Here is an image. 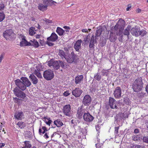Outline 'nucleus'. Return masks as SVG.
<instances>
[{
	"mask_svg": "<svg viewBox=\"0 0 148 148\" xmlns=\"http://www.w3.org/2000/svg\"><path fill=\"white\" fill-rule=\"evenodd\" d=\"M143 82L141 79H136L134 82L133 85V89L136 92L141 90L143 88Z\"/></svg>",
	"mask_w": 148,
	"mask_h": 148,
	"instance_id": "obj_1",
	"label": "nucleus"
},
{
	"mask_svg": "<svg viewBox=\"0 0 148 148\" xmlns=\"http://www.w3.org/2000/svg\"><path fill=\"white\" fill-rule=\"evenodd\" d=\"M124 21L123 20H119L117 23L115 25L114 27V32L116 33L117 36H120L121 35L122 30L124 28V26L122 25L121 26L120 24V23H124Z\"/></svg>",
	"mask_w": 148,
	"mask_h": 148,
	"instance_id": "obj_2",
	"label": "nucleus"
},
{
	"mask_svg": "<svg viewBox=\"0 0 148 148\" xmlns=\"http://www.w3.org/2000/svg\"><path fill=\"white\" fill-rule=\"evenodd\" d=\"M13 91L14 94L16 96L22 99L23 100L25 101H26L27 100L25 94L20 90L17 87L15 88Z\"/></svg>",
	"mask_w": 148,
	"mask_h": 148,
	"instance_id": "obj_3",
	"label": "nucleus"
},
{
	"mask_svg": "<svg viewBox=\"0 0 148 148\" xmlns=\"http://www.w3.org/2000/svg\"><path fill=\"white\" fill-rule=\"evenodd\" d=\"M43 77L47 80H50L53 78L54 74L53 71L51 70L45 71L43 73Z\"/></svg>",
	"mask_w": 148,
	"mask_h": 148,
	"instance_id": "obj_4",
	"label": "nucleus"
},
{
	"mask_svg": "<svg viewBox=\"0 0 148 148\" xmlns=\"http://www.w3.org/2000/svg\"><path fill=\"white\" fill-rule=\"evenodd\" d=\"M58 38V36L55 33H52L51 36L47 38V43L49 46H52L53 45V44L50 42V41L54 42L56 41Z\"/></svg>",
	"mask_w": 148,
	"mask_h": 148,
	"instance_id": "obj_5",
	"label": "nucleus"
},
{
	"mask_svg": "<svg viewBox=\"0 0 148 148\" xmlns=\"http://www.w3.org/2000/svg\"><path fill=\"white\" fill-rule=\"evenodd\" d=\"M62 111L65 115L68 116H70L71 114V110L70 105L68 104L65 105L63 107Z\"/></svg>",
	"mask_w": 148,
	"mask_h": 148,
	"instance_id": "obj_6",
	"label": "nucleus"
},
{
	"mask_svg": "<svg viewBox=\"0 0 148 148\" xmlns=\"http://www.w3.org/2000/svg\"><path fill=\"white\" fill-rule=\"evenodd\" d=\"M48 65L49 66L56 70L58 69L60 67L58 62L57 61L51 60L48 62Z\"/></svg>",
	"mask_w": 148,
	"mask_h": 148,
	"instance_id": "obj_7",
	"label": "nucleus"
},
{
	"mask_svg": "<svg viewBox=\"0 0 148 148\" xmlns=\"http://www.w3.org/2000/svg\"><path fill=\"white\" fill-rule=\"evenodd\" d=\"M109 104L110 108L112 109H117L118 107L116 105V101L113 98L110 97L109 99Z\"/></svg>",
	"mask_w": 148,
	"mask_h": 148,
	"instance_id": "obj_8",
	"label": "nucleus"
},
{
	"mask_svg": "<svg viewBox=\"0 0 148 148\" xmlns=\"http://www.w3.org/2000/svg\"><path fill=\"white\" fill-rule=\"evenodd\" d=\"M15 84L19 89L22 90H24L26 89V86L23 82L20 80L17 79L15 80Z\"/></svg>",
	"mask_w": 148,
	"mask_h": 148,
	"instance_id": "obj_9",
	"label": "nucleus"
},
{
	"mask_svg": "<svg viewBox=\"0 0 148 148\" xmlns=\"http://www.w3.org/2000/svg\"><path fill=\"white\" fill-rule=\"evenodd\" d=\"M76 56V55L73 51L69 55V56H66L65 59L69 63H72L75 59Z\"/></svg>",
	"mask_w": 148,
	"mask_h": 148,
	"instance_id": "obj_10",
	"label": "nucleus"
},
{
	"mask_svg": "<svg viewBox=\"0 0 148 148\" xmlns=\"http://www.w3.org/2000/svg\"><path fill=\"white\" fill-rule=\"evenodd\" d=\"M121 90L120 87H117L114 92L113 95L115 98L119 99L121 97Z\"/></svg>",
	"mask_w": 148,
	"mask_h": 148,
	"instance_id": "obj_11",
	"label": "nucleus"
},
{
	"mask_svg": "<svg viewBox=\"0 0 148 148\" xmlns=\"http://www.w3.org/2000/svg\"><path fill=\"white\" fill-rule=\"evenodd\" d=\"M91 101V98L90 96L87 95L84 96L83 100L82 103L85 106H88L90 104Z\"/></svg>",
	"mask_w": 148,
	"mask_h": 148,
	"instance_id": "obj_12",
	"label": "nucleus"
},
{
	"mask_svg": "<svg viewBox=\"0 0 148 148\" xmlns=\"http://www.w3.org/2000/svg\"><path fill=\"white\" fill-rule=\"evenodd\" d=\"M83 118L84 120L86 122H90L93 120L94 117L88 112L84 113Z\"/></svg>",
	"mask_w": 148,
	"mask_h": 148,
	"instance_id": "obj_13",
	"label": "nucleus"
},
{
	"mask_svg": "<svg viewBox=\"0 0 148 148\" xmlns=\"http://www.w3.org/2000/svg\"><path fill=\"white\" fill-rule=\"evenodd\" d=\"M82 92V91L79 88H76L75 90L72 91V94L75 97H79Z\"/></svg>",
	"mask_w": 148,
	"mask_h": 148,
	"instance_id": "obj_14",
	"label": "nucleus"
},
{
	"mask_svg": "<svg viewBox=\"0 0 148 148\" xmlns=\"http://www.w3.org/2000/svg\"><path fill=\"white\" fill-rule=\"evenodd\" d=\"M13 32L11 29L7 30L5 31L3 33V36L7 40L9 38L12 36Z\"/></svg>",
	"mask_w": 148,
	"mask_h": 148,
	"instance_id": "obj_15",
	"label": "nucleus"
},
{
	"mask_svg": "<svg viewBox=\"0 0 148 148\" xmlns=\"http://www.w3.org/2000/svg\"><path fill=\"white\" fill-rule=\"evenodd\" d=\"M28 46H32L35 48H37L39 46L38 42L35 39L30 40L27 44Z\"/></svg>",
	"mask_w": 148,
	"mask_h": 148,
	"instance_id": "obj_16",
	"label": "nucleus"
},
{
	"mask_svg": "<svg viewBox=\"0 0 148 148\" xmlns=\"http://www.w3.org/2000/svg\"><path fill=\"white\" fill-rule=\"evenodd\" d=\"M140 30L139 29L136 27H133L131 29L130 32L132 35L136 37H138L140 36L139 32Z\"/></svg>",
	"mask_w": 148,
	"mask_h": 148,
	"instance_id": "obj_17",
	"label": "nucleus"
},
{
	"mask_svg": "<svg viewBox=\"0 0 148 148\" xmlns=\"http://www.w3.org/2000/svg\"><path fill=\"white\" fill-rule=\"evenodd\" d=\"M82 42L81 39L78 40L75 43L74 47L76 51H79V49L81 48V43Z\"/></svg>",
	"mask_w": 148,
	"mask_h": 148,
	"instance_id": "obj_18",
	"label": "nucleus"
},
{
	"mask_svg": "<svg viewBox=\"0 0 148 148\" xmlns=\"http://www.w3.org/2000/svg\"><path fill=\"white\" fill-rule=\"evenodd\" d=\"M43 3L47 6H51L53 5H55L56 2L53 0H43Z\"/></svg>",
	"mask_w": 148,
	"mask_h": 148,
	"instance_id": "obj_19",
	"label": "nucleus"
},
{
	"mask_svg": "<svg viewBox=\"0 0 148 148\" xmlns=\"http://www.w3.org/2000/svg\"><path fill=\"white\" fill-rule=\"evenodd\" d=\"M24 114L22 111L16 112L15 113L14 116L15 118L18 120H21Z\"/></svg>",
	"mask_w": 148,
	"mask_h": 148,
	"instance_id": "obj_20",
	"label": "nucleus"
},
{
	"mask_svg": "<svg viewBox=\"0 0 148 148\" xmlns=\"http://www.w3.org/2000/svg\"><path fill=\"white\" fill-rule=\"evenodd\" d=\"M29 78L31 79L34 84H36L38 82V80L37 77L33 74H31L29 76Z\"/></svg>",
	"mask_w": 148,
	"mask_h": 148,
	"instance_id": "obj_21",
	"label": "nucleus"
},
{
	"mask_svg": "<svg viewBox=\"0 0 148 148\" xmlns=\"http://www.w3.org/2000/svg\"><path fill=\"white\" fill-rule=\"evenodd\" d=\"M83 113V110H82L81 108L80 107H78L76 115L77 117L79 119H81L82 117Z\"/></svg>",
	"mask_w": 148,
	"mask_h": 148,
	"instance_id": "obj_22",
	"label": "nucleus"
},
{
	"mask_svg": "<svg viewBox=\"0 0 148 148\" xmlns=\"http://www.w3.org/2000/svg\"><path fill=\"white\" fill-rule=\"evenodd\" d=\"M21 79L26 85V87H29L31 84L30 82L26 77H22L21 78Z\"/></svg>",
	"mask_w": 148,
	"mask_h": 148,
	"instance_id": "obj_23",
	"label": "nucleus"
},
{
	"mask_svg": "<svg viewBox=\"0 0 148 148\" xmlns=\"http://www.w3.org/2000/svg\"><path fill=\"white\" fill-rule=\"evenodd\" d=\"M83 76L82 75H78L75 79V82L76 84H78L82 82L83 79Z\"/></svg>",
	"mask_w": 148,
	"mask_h": 148,
	"instance_id": "obj_24",
	"label": "nucleus"
},
{
	"mask_svg": "<svg viewBox=\"0 0 148 148\" xmlns=\"http://www.w3.org/2000/svg\"><path fill=\"white\" fill-rule=\"evenodd\" d=\"M116 38L117 37L116 36L115 34L111 32L109 37L110 41L111 42H114L116 40Z\"/></svg>",
	"mask_w": 148,
	"mask_h": 148,
	"instance_id": "obj_25",
	"label": "nucleus"
},
{
	"mask_svg": "<svg viewBox=\"0 0 148 148\" xmlns=\"http://www.w3.org/2000/svg\"><path fill=\"white\" fill-rule=\"evenodd\" d=\"M47 6L46 5H44L43 4L40 3L39 4L38 6V9L40 10L44 11L46 10L47 9Z\"/></svg>",
	"mask_w": 148,
	"mask_h": 148,
	"instance_id": "obj_26",
	"label": "nucleus"
},
{
	"mask_svg": "<svg viewBox=\"0 0 148 148\" xmlns=\"http://www.w3.org/2000/svg\"><path fill=\"white\" fill-rule=\"evenodd\" d=\"M56 32L59 35L62 36L64 33V31L60 27H58L56 30Z\"/></svg>",
	"mask_w": 148,
	"mask_h": 148,
	"instance_id": "obj_27",
	"label": "nucleus"
},
{
	"mask_svg": "<svg viewBox=\"0 0 148 148\" xmlns=\"http://www.w3.org/2000/svg\"><path fill=\"white\" fill-rule=\"evenodd\" d=\"M33 74L35 75L39 79L42 78V75L40 73V71L34 70L33 71Z\"/></svg>",
	"mask_w": 148,
	"mask_h": 148,
	"instance_id": "obj_28",
	"label": "nucleus"
},
{
	"mask_svg": "<svg viewBox=\"0 0 148 148\" xmlns=\"http://www.w3.org/2000/svg\"><path fill=\"white\" fill-rule=\"evenodd\" d=\"M131 29V26L130 25H128L126 28L124 30L123 32L124 34L125 35L127 36L128 38Z\"/></svg>",
	"mask_w": 148,
	"mask_h": 148,
	"instance_id": "obj_29",
	"label": "nucleus"
},
{
	"mask_svg": "<svg viewBox=\"0 0 148 148\" xmlns=\"http://www.w3.org/2000/svg\"><path fill=\"white\" fill-rule=\"evenodd\" d=\"M54 124L58 127L62 126L63 125L62 122L59 119H58L54 122Z\"/></svg>",
	"mask_w": 148,
	"mask_h": 148,
	"instance_id": "obj_30",
	"label": "nucleus"
},
{
	"mask_svg": "<svg viewBox=\"0 0 148 148\" xmlns=\"http://www.w3.org/2000/svg\"><path fill=\"white\" fill-rule=\"evenodd\" d=\"M18 127L20 129H23L26 126L25 123L22 121H19L17 124Z\"/></svg>",
	"mask_w": 148,
	"mask_h": 148,
	"instance_id": "obj_31",
	"label": "nucleus"
},
{
	"mask_svg": "<svg viewBox=\"0 0 148 148\" xmlns=\"http://www.w3.org/2000/svg\"><path fill=\"white\" fill-rule=\"evenodd\" d=\"M47 128L45 126H42V127H40L39 129V133L40 134H44L47 131Z\"/></svg>",
	"mask_w": 148,
	"mask_h": 148,
	"instance_id": "obj_32",
	"label": "nucleus"
},
{
	"mask_svg": "<svg viewBox=\"0 0 148 148\" xmlns=\"http://www.w3.org/2000/svg\"><path fill=\"white\" fill-rule=\"evenodd\" d=\"M34 29L35 28L33 27L29 28V33L30 35L33 36L35 34L36 32L34 31Z\"/></svg>",
	"mask_w": 148,
	"mask_h": 148,
	"instance_id": "obj_33",
	"label": "nucleus"
},
{
	"mask_svg": "<svg viewBox=\"0 0 148 148\" xmlns=\"http://www.w3.org/2000/svg\"><path fill=\"white\" fill-rule=\"evenodd\" d=\"M94 36H93L91 38V40L90 41V44L89 45V47L90 48H92L94 47Z\"/></svg>",
	"mask_w": 148,
	"mask_h": 148,
	"instance_id": "obj_34",
	"label": "nucleus"
},
{
	"mask_svg": "<svg viewBox=\"0 0 148 148\" xmlns=\"http://www.w3.org/2000/svg\"><path fill=\"white\" fill-rule=\"evenodd\" d=\"M59 55L62 58H65L66 56L64 51H63L61 50H60L59 51Z\"/></svg>",
	"mask_w": 148,
	"mask_h": 148,
	"instance_id": "obj_35",
	"label": "nucleus"
},
{
	"mask_svg": "<svg viewBox=\"0 0 148 148\" xmlns=\"http://www.w3.org/2000/svg\"><path fill=\"white\" fill-rule=\"evenodd\" d=\"M28 42L25 38H23L22 41L20 42V45L21 46H27Z\"/></svg>",
	"mask_w": 148,
	"mask_h": 148,
	"instance_id": "obj_36",
	"label": "nucleus"
},
{
	"mask_svg": "<svg viewBox=\"0 0 148 148\" xmlns=\"http://www.w3.org/2000/svg\"><path fill=\"white\" fill-rule=\"evenodd\" d=\"M36 70H37L39 71H41L43 70V67L41 64H38L36 66Z\"/></svg>",
	"mask_w": 148,
	"mask_h": 148,
	"instance_id": "obj_37",
	"label": "nucleus"
},
{
	"mask_svg": "<svg viewBox=\"0 0 148 148\" xmlns=\"http://www.w3.org/2000/svg\"><path fill=\"white\" fill-rule=\"evenodd\" d=\"M102 31V29H98L97 30L95 34V36L96 38L97 37H99L100 36Z\"/></svg>",
	"mask_w": 148,
	"mask_h": 148,
	"instance_id": "obj_38",
	"label": "nucleus"
},
{
	"mask_svg": "<svg viewBox=\"0 0 148 148\" xmlns=\"http://www.w3.org/2000/svg\"><path fill=\"white\" fill-rule=\"evenodd\" d=\"M5 18V15L3 12H0V22H2Z\"/></svg>",
	"mask_w": 148,
	"mask_h": 148,
	"instance_id": "obj_39",
	"label": "nucleus"
},
{
	"mask_svg": "<svg viewBox=\"0 0 148 148\" xmlns=\"http://www.w3.org/2000/svg\"><path fill=\"white\" fill-rule=\"evenodd\" d=\"M29 141H26L24 142L25 146L26 148H30L31 147V145L29 143Z\"/></svg>",
	"mask_w": 148,
	"mask_h": 148,
	"instance_id": "obj_40",
	"label": "nucleus"
},
{
	"mask_svg": "<svg viewBox=\"0 0 148 148\" xmlns=\"http://www.w3.org/2000/svg\"><path fill=\"white\" fill-rule=\"evenodd\" d=\"M14 102L17 103L18 104H20L21 102V100H20L17 97L14 98Z\"/></svg>",
	"mask_w": 148,
	"mask_h": 148,
	"instance_id": "obj_41",
	"label": "nucleus"
},
{
	"mask_svg": "<svg viewBox=\"0 0 148 148\" xmlns=\"http://www.w3.org/2000/svg\"><path fill=\"white\" fill-rule=\"evenodd\" d=\"M140 34V36L141 35L142 36H145L147 33V32L145 30H140L139 32Z\"/></svg>",
	"mask_w": 148,
	"mask_h": 148,
	"instance_id": "obj_42",
	"label": "nucleus"
},
{
	"mask_svg": "<svg viewBox=\"0 0 148 148\" xmlns=\"http://www.w3.org/2000/svg\"><path fill=\"white\" fill-rule=\"evenodd\" d=\"M60 66L62 68H67V65H66V64L62 62V61L60 62Z\"/></svg>",
	"mask_w": 148,
	"mask_h": 148,
	"instance_id": "obj_43",
	"label": "nucleus"
},
{
	"mask_svg": "<svg viewBox=\"0 0 148 148\" xmlns=\"http://www.w3.org/2000/svg\"><path fill=\"white\" fill-rule=\"evenodd\" d=\"M4 4L2 2L0 3V11L3 10L5 8Z\"/></svg>",
	"mask_w": 148,
	"mask_h": 148,
	"instance_id": "obj_44",
	"label": "nucleus"
},
{
	"mask_svg": "<svg viewBox=\"0 0 148 148\" xmlns=\"http://www.w3.org/2000/svg\"><path fill=\"white\" fill-rule=\"evenodd\" d=\"M45 122L47 124L50 125L52 122V121L50 119V118L49 119H46L45 120Z\"/></svg>",
	"mask_w": 148,
	"mask_h": 148,
	"instance_id": "obj_45",
	"label": "nucleus"
},
{
	"mask_svg": "<svg viewBox=\"0 0 148 148\" xmlns=\"http://www.w3.org/2000/svg\"><path fill=\"white\" fill-rule=\"evenodd\" d=\"M119 126L115 127L114 128L115 130L114 132V134L116 135H117L119 133Z\"/></svg>",
	"mask_w": 148,
	"mask_h": 148,
	"instance_id": "obj_46",
	"label": "nucleus"
},
{
	"mask_svg": "<svg viewBox=\"0 0 148 148\" xmlns=\"http://www.w3.org/2000/svg\"><path fill=\"white\" fill-rule=\"evenodd\" d=\"M94 77L96 80L98 81L100 80L101 79V76L98 75L97 74Z\"/></svg>",
	"mask_w": 148,
	"mask_h": 148,
	"instance_id": "obj_47",
	"label": "nucleus"
},
{
	"mask_svg": "<svg viewBox=\"0 0 148 148\" xmlns=\"http://www.w3.org/2000/svg\"><path fill=\"white\" fill-rule=\"evenodd\" d=\"M124 103L126 105H130V101L128 99H125L124 100Z\"/></svg>",
	"mask_w": 148,
	"mask_h": 148,
	"instance_id": "obj_48",
	"label": "nucleus"
},
{
	"mask_svg": "<svg viewBox=\"0 0 148 148\" xmlns=\"http://www.w3.org/2000/svg\"><path fill=\"white\" fill-rule=\"evenodd\" d=\"M102 144L99 143L96 144L95 145L96 148H102Z\"/></svg>",
	"mask_w": 148,
	"mask_h": 148,
	"instance_id": "obj_49",
	"label": "nucleus"
},
{
	"mask_svg": "<svg viewBox=\"0 0 148 148\" xmlns=\"http://www.w3.org/2000/svg\"><path fill=\"white\" fill-rule=\"evenodd\" d=\"M70 94V93L69 92V91L67 90L64 92L63 93V95L64 96L66 97L69 95Z\"/></svg>",
	"mask_w": 148,
	"mask_h": 148,
	"instance_id": "obj_50",
	"label": "nucleus"
},
{
	"mask_svg": "<svg viewBox=\"0 0 148 148\" xmlns=\"http://www.w3.org/2000/svg\"><path fill=\"white\" fill-rule=\"evenodd\" d=\"M143 141L145 143H148V137H144L143 138Z\"/></svg>",
	"mask_w": 148,
	"mask_h": 148,
	"instance_id": "obj_51",
	"label": "nucleus"
},
{
	"mask_svg": "<svg viewBox=\"0 0 148 148\" xmlns=\"http://www.w3.org/2000/svg\"><path fill=\"white\" fill-rule=\"evenodd\" d=\"M48 135H49V132H46L45 134L44 137V138L46 139L48 138H49V136H48Z\"/></svg>",
	"mask_w": 148,
	"mask_h": 148,
	"instance_id": "obj_52",
	"label": "nucleus"
},
{
	"mask_svg": "<svg viewBox=\"0 0 148 148\" xmlns=\"http://www.w3.org/2000/svg\"><path fill=\"white\" fill-rule=\"evenodd\" d=\"M131 8V4H129L127 5V7L126 8V10L127 11H129L130 10V8Z\"/></svg>",
	"mask_w": 148,
	"mask_h": 148,
	"instance_id": "obj_53",
	"label": "nucleus"
},
{
	"mask_svg": "<svg viewBox=\"0 0 148 148\" xmlns=\"http://www.w3.org/2000/svg\"><path fill=\"white\" fill-rule=\"evenodd\" d=\"M103 75H107L108 74V71L107 70L103 71Z\"/></svg>",
	"mask_w": 148,
	"mask_h": 148,
	"instance_id": "obj_54",
	"label": "nucleus"
},
{
	"mask_svg": "<svg viewBox=\"0 0 148 148\" xmlns=\"http://www.w3.org/2000/svg\"><path fill=\"white\" fill-rule=\"evenodd\" d=\"M88 36H86V38L84 39V41L85 42H88Z\"/></svg>",
	"mask_w": 148,
	"mask_h": 148,
	"instance_id": "obj_55",
	"label": "nucleus"
},
{
	"mask_svg": "<svg viewBox=\"0 0 148 148\" xmlns=\"http://www.w3.org/2000/svg\"><path fill=\"white\" fill-rule=\"evenodd\" d=\"M5 145V144L3 143H0V148H2V147H3Z\"/></svg>",
	"mask_w": 148,
	"mask_h": 148,
	"instance_id": "obj_56",
	"label": "nucleus"
},
{
	"mask_svg": "<svg viewBox=\"0 0 148 148\" xmlns=\"http://www.w3.org/2000/svg\"><path fill=\"white\" fill-rule=\"evenodd\" d=\"M138 138L137 136H135L133 138V140L134 141L138 140Z\"/></svg>",
	"mask_w": 148,
	"mask_h": 148,
	"instance_id": "obj_57",
	"label": "nucleus"
},
{
	"mask_svg": "<svg viewBox=\"0 0 148 148\" xmlns=\"http://www.w3.org/2000/svg\"><path fill=\"white\" fill-rule=\"evenodd\" d=\"M63 27L64 28L66 29H70V28L69 27L67 26H64Z\"/></svg>",
	"mask_w": 148,
	"mask_h": 148,
	"instance_id": "obj_58",
	"label": "nucleus"
},
{
	"mask_svg": "<svg viewBox=\"0 0 148 148\" xmlns=\"http://www.w3.org/2000/svg\"><path fill=\"white\" fill-rule=\"evenodd\" d=\"M139 130L138 129H136L134 130V132L135 133H138L139 132Z\"/></svg>",
	"mask_w": 148,
	"mask_h": 148,
	"instance_id": "obj_59",
	"label": "nucleus"
},
{
	"mask_svg": "<svg viewBox=\"0 0 148 148\" xmlns=\"http://www.w3.org/2000/svg\"><path fill=\"white\" fill-rule=\"evenodd\" d=\"M70 48L69 47H64V50L66 51H68L69 49Z\"/></svg>",
	"mask_w": 148,
	"mask_h": 148,
	"instance_id": "obj_60",
	"label": "nucleus"
},
{
	"mask_svg": "<svg viewBox=\"0 0 148 148\" xmlns=\"http://www.w3.org/2000/svg\"><path fill=\"white\" fill-rule=\"evenodd\" d=\"M82 31L83 32H88V30L87 29H83Z\"/></svg>",
	"mask_w": 148,
	"mask_h": 148,
	"instance_id": "obj_61",
	"label": "nucleus"
},
{
	"mask_svg": "<svg viewBox=\"0 0 148 148\" xmlns=\"http://www.w3.org/2000/svg\"><path fill=\"white\" fill-rule=\"evenodd\" d=\"M40 35L37 34L36 35V38H39L40 37Z\"/></svg>",
	"mask_w": 148,
	"mask_h": 148,
	"instance_id": "obj_62",
	"label": "nucleus"
},
{
	"mask_svg": "<svg viewBox=\"0 0 148 148\" xmlns=\"http://www.w3.org/2000/svg\"><path fill=\"white\" fill-rule=\"evenodd\" d=\"M56 134V132H54L53 134L51 135V138H52Z\"/></svg>",
	"mask_w": 148,
	"mask_h": 148,
	"instance_id": "obj_63",
	"label": "nucleus"
},
{
	"mask_svg": "<svg viewBox=\"0 0 148 148\" xmlns=\"http://www.w3.org/2000/svg\"><path fill=\"white\" fill-rule=\"evenodd\" d=\"M145 89L147 92L148 93V84L146 86Z\"/></svg>",
	"mask_w": 148,
	"mask_h": 148,
	"instance_id": "obj_64",
	"label": "nucleus"
}]
</instances>
